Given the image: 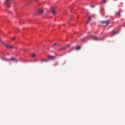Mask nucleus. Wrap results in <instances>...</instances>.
Masks as SVG:
<instances>
[{"mask_svg":"<svg viewBox=\"0 0 125 125\" xmlns=\"http://www.w3.org/2000/svg\"><path fill=\"white\" fill-rule=\"evenodd\" d=\"M111 22V21L110 20H108L106 21H101V23H102L103 24V26L104 27H107L109 23Z\"/></svg>","mask_w":125,"mask_h":125,"instance_id":"1","label":"nucleus"},{"mask_svg":"<svg viewBox=\"0 0 125 125\" xmlns=\"http://www.w3.org/2000/svg\"><path fill=\"white\" fill-rule=\"evenodd\" d=\"M6 61H14V62H17V60H16L15 58H11L10 59L6 60Z\"/></svg>","mask_w":125,"mask_h":125,"instance_id":"2","label":"nucleus"},{"mask_svg":"<svg viewBox=\"0 0 125 125\" xmlns=\"http://www.w3.org/2000/svg\"><path fill=\"white\" fill-rule=\"evenodd\" d=\"M52 13L53 14V15H55L56 14V11L55 10V8H52Z\"/></svg>","mask_w":125,"mask_h":125,"instance_id":"3","label":"nucleus"},{"mask_svg":"<svg viewBox=\"0 0 125 125\" xmlns=\"http://www.w3.org/2000/svg\"><path fill=\"white\" fill-rule=\"evenodd\" d=\"M5 46H6L7 48H10V49L13 48V47L10 45H5Z\"/></svg>","mask_w":125,"mask_h":125,"instance_id":"4","label":"nucleus"},{"mask_svg":"<svg viewBox=\"0 0 125 125\" xmlns=\"http://www.w3.org/2000/svg\"><path fill=\"white\" fill-rule=\"evenodd\" d=\"M39 13H40V14H42L43 13V10L42 9H39Z\"/></svg>","mask_w":125,"mask_h":125,"instance_id":"5","label":"nucleus"},{"mask_svg":"<svg viewBox=\"0 0 125 125\" xmlns=\"http://www.w3.org/2000/svg\"><path fill=\"white\" fill-rule=\"evenodd\" d=\"M92 17V16H90V17H88V21L86 22V24H88L89 23V21H90V19Z\"/></svg>","mask_w":125,"mask_h":125,"instance_id":"6","label":"nucleus"},{"mask_svg":"<svg viewBox=\"0 0 125 125\" xmlns=\"http://www.w3.org/2000/svg\"><path fill=\"white\" fill-rule=\"evenodd\" d=\"M92 39L94 40L95 41H97V40H98V37L96 36H93Z\"/></svg>","mask_w":125,"mask_h":125,"instance_id":"7","label":"nucleus"},{"mask_svg":"<svg viewBox=\"0 0 125 125\" xmlns=\"http://www.w3.org/2000/svg\"><path fill=\"white\" fill-rule=\"evenodd\" d=\"M68 47H70V45H67V47L62 48L61 50H62V49H66V48H67Z\"/></svg>","mask_w":125,"mask_h":125,"instance_id":"8","label":"nucleus"},{"mask_svg":"<svg viewBox=\"0 0 125 125\" xmlns=\"http://www.w3.org/2000/svg\"><path fill=\"white\" fill-rule=\"evenodd\" d=\"M116 15H118L119 16H121V12L120 11L116 13Z\"/></svg>","mask_w":125,"mask_h":125,"instance_id":"9","label":"nucleus"},{"mask_svg":"<svg viewBox=\"0 0 125 125\" xmlns=\"http://www.w3.org/2000/svg\"><path fill=\"white\" fill-rule=\"evenodd\" d=\"M48 58H49V59H52V58H54V56H48Z\"/></svg>","mask_w":125,"mask_h":125,"instance_id":"10","label":"nucleus"},{"mask_svg":"<svg viewBox=\"0 0 125 125\" xmlns=\"http://www.w3.org/2000/svg\"><path fill=\"white\" fill-rule=\"evenodd\" d=\"M81 49V46H80L77 47L76 48V50H79V49Z\"/></svg>","mask_w":125,"mask_h":125,"instance_id":"11","label":"nucleus"},{"mask_svg":"<svg viewBox=\"0 0 125 125\" xmlns=\"http://www.w3.org/2000/svg\"><path fill=\"white\" fill-rule=\"evenodd\" d=\"M11 0H6V3H9V1H10Z\"/></svg>","mask_w":125,"mask_h":125,"instance_id":"12","label":"nucleus"},{"mask_svg":"<svg viewBox=\"0 0 125 125\" xmlns=\"http://www.w3.org/2000/svg\"><path fill=\"white\" fill-rule=\"evenodd\" d=\"M32 57H36V54H32Z\"/></svg>","mask_w":125,"mask_h":125,"instance_id":"13","label":"nucleus"},{"mask_svg":"<svg viewBox=\"0 0 125 125\" xmlns=\"http://www.w3.org/2000/svg\"><path fill=\"white\" fill-rule=\"evenodd\" d=\"M12 41H14L15 40V37H13L12 38Z\"/></svg>","mask_w":125,"mask_h":125,"instance_id":"14","label":"nucleus"},{"mask_svg":"<svg viewBox=\"0 0 125 125\" xmlns=\"http://www.w3.org/2000/svg\"><path fill=\"white\" fill-rule=\"evenodd\" d=\"M91 7L92 8H94V7H95V6L92 5V6H91Z\"/></svg>","mask_w":125,"mask_h":125,"instance_id":"15","label":"nucleus"},{"mask_svg":"<svg viewBox=\"0 0 125 125\" xmlns=\"http://www.w3.org/2000/svg\"><path fill=\"white\" fill-rule=\"evenodd\" d=\"M112 33L113 35H115V34H116V32H115V31H112Z\"/></svg>","mask_w":125,"mask_h":125,"instance_id":"16","label":"nucleus"},{"mask_svg":"<svg viewBox=\"0 0 125 125\" xmlns=\"http://www.w3.org/2000/svg\"><path fill=\"white\" fill-rule=\"evenodd\" d=\"M105 1H106L105 0H103L102 2H105Z\"/></svg>","mask_w":125,"mask_h":125,"instance_id":"17","label":"nucleus"},{"mask_svg":"<svg viewBox=\"0 0 125 125\" xmlns=\"http://www.w3.org/2000/svg\"><path fill=\"white\" fill-rule=\"evenodd\" d=\"M56 44H57L56 43H55L53 44V45L55 46V45H56Z\"/></svg>","mask_w":125,"mask_h":125,"instance_id":"18","label":"nucleus"},{"mask_svg":"<svg viewBox=\"0 0 125 125\" xmlns=\"http://www.w3.org/2000/svg\"><path fill=\"white\" fill-rule=\"evenodd\" d=\"M43 61L46 62V61H45V60H44V61L42 60L41 62H43Z\"/></svg>","mask_w":125,"mask_h":125,"instance_id":"19","label":"nucleus"},{"mask_svg":"<svg viewBox=\"0 0 125 125\" xmlns=\"http://www.w3.org/2000/svg\"><path fill=\"white\" fill-rule=\"evenodd\" d=\"M7 7H10V6L7 5Z\"/></svg>","mask_w":125,"mask_h":125,"instance_id":"20","label":"nucleus"},{"mask_svg":"<svg viewBox=\"0 0 125 125\" xmlns=\"http://www.w3.org/2000/svg\"><path fill=\"white\" fill-rule=\"evenodd\" d=\"M35 0V1H37V0Z\"/></svg>","mask_w":125,"mask_h":125,"instance_id":"21","label":"nucleus"}]
</instances>
